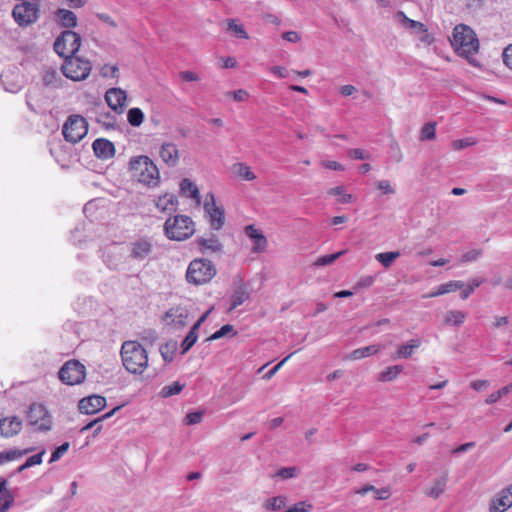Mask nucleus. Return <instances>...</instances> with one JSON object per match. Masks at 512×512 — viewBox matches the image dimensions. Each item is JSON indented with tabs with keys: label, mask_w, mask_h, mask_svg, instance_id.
I'll return each instance as SVG.
<instances>
[{
	"label": "nucleus",
	"mask_w": 512,
	"mask_h": 512,
	"mask_svg": "<svg viewBox=\"0 0 512 512\" xmlns=\"http://www.w3.org/2000/svg\"><path fill=\"white\" fill-rule=\"evenodd\" d=\"M78 18L76 14L66 9V78L73 81L85 80L91 72V62L78 55L82 44V37L79 33L72 31L77 27Z\"/></svg>",
	"instance_id": "1"
},
{
	"label": "nucleus",
	"mask_w": 512,
	"mask_h": 512,
	"mask_svg": "<svg viewBox=\"0 0 512 512\" xmlns=\"http://www.w3.org/2000/svg\"><path fill=\"white\" fill-rule=\"evenodd\" d=\"M120 356L123 367L131 374L141 375L148 367V353L137 341L123 342Z\"/></svg>",
	"instance_id": "2"
},
{
	"label": "nucleus",
	"mask_w": 512,
	"mask_h": 512,
	"mask_svg": "<svg viewBox=\"0 0 512 512\" xmlns=\"http://www.w3.org/2000/svg\"><path fill=\"white\" fill-rule=\"evenodd\" d=\"M129 170L132 177L149 187H155L160 182V172L156 164L146 155L130 159Z\"/></svg>",
	"instance_id": "3"
},
{
	"label": "nucleus",
	"mask_w": 512,
	"mask_h": 512,
	"mask_svg": "<svg viewBox=\"0 0 512 512\" xmlns=\"http://www.w3.org/2000/svg\"><path fill=\"white\" fill-rule=\"evenodd\" d=\"M455 51L463 57L469 58L479 49V41L474 31L464 24L455 26L451 39Z\"/></svg>",
	"instance_id": "4"
},
{
	"label": "nucleus",
	"mask_w": 512,
	"mask_h": 512,
	"mask_svg": "<svg viewBox=\"0 0 512 512\" xmlns=\"http://www.w3.org/2000/svg\"><path fill=\"white\" fill-rule=\"evenodd\" d=\"M166 236L171 240L183 241L191 237L194 232V222L189 216L177 215L166 220L164 225Z\"/></svg>",
	"instance_id": "5"
},
{
	"label": "nucleus",
	"mask_w": 512,
	"mask_h": 512,
	"mask_svg": "<svg viewBox=\"0 0 512 512\" xmlns=\"http://www.w3.org/2000/svg\"><path fill=\"white\" fill-rule=\"evenodd\" d=\"M216 275L214 264L208 259H194L190 262L186 279L194 285H203L208 283Z\"/></svg>",
	"instance_id": "6"
},
{
	"label": "nucleus",
	"mask_w": 512,
	"mask_h": 512,
	"mask_svg": "<svg viewBox=\"0 0 512 512\" xmlns=\"http://www.w3.org/2000/svg\"><path fill=\"white\" fill-rule=\"evenodd\" d=\"M54 119V112L50 111V113L46 116L45 122L47 125H50V129L52 131L51 136L48 140V146L51 156L55 159V161L60 165V167H64L63 156H64V145L62 144V138L64 137V125L60 128L58 119L55 122H51Z\"/></svg>",
	"instance_id": "7"
},
{
	"label": "nucleus",
	"mask_w": 512,
	"mask_h": 512,
	"mask_svg": "<svg viewBox=\"0 0 512 512\" xmlns=\"http://www.w3.org/2000/svg\"><path fill=\"white\" fill-rule=\"evenodd\" d=\"M203 209L211 228L220 230L225 224V212L221 205H217L213 193L209 192L205 195Z\"/></svg>",
	"instance_id": "8"
},
{
	"label": "nucleus",
	"mask_w": 512,
	"mask_h": 512,
	"mask_svg": "<svg viewBox=\"0 0 512 512\" xmlns=\"http://www.w3.org/2000/svg\"><path fill=\"white\" fill-rule=\"evenodd\" d=\"M88 133V123L81 115H71L66 120V142L77 143Z\"/></svg>",
	"instance_id": "9"
},
{
	"label": "nucleus",
	"mask_w": 512,
	"mask_h": 512,
	"mask_svg": "<svg viewBox=\"0 0 512 512\" xmlns=\"http://www.w3.org/2000/svg\"><path fill=\"white\" fill-rule=\"evenodd\" d=\"M38 12L36 3L24 1L13 8L12 15L20 26H28L37 21Z\"/></svg>",
	"instance_id": "10"
},
{
	"label": "nucleus",
	"mask_w": 512,
	"mask_h": 512,
	"mask_svg": "<svg viewBox=\"0 0 512 512\" xmlns=\"http://www.w3.org/2000/svg\"><path fill=\"white\" fill-rule=\"evenodd\" d=\"M27 422L36 430L45 431L51 428L50 415L42 404L34 403L30 406L27 413Z\"/></svg>",
	"instance_id": "11"
},
{
	"label": "nucleus",
	"mask_w": 512,
	"mask_h": 512,
	"mask_svg": "<svg viewBox=\"0 0 512 512\" xmlns=\"http://www.w3.org/2000/svg\"><path fill=\"white\" fill-rule=\"evenodd\" d=\"M188 310L183 306H174L168 309L163 317L167 327L173 331L182 329L187 324Z\"/></svg>",
	"instance_id": "12"
},
{
	"label": "nucleus",
	"mask_w": 512,
	"mask_h": 512,
	"mask_svg": "<svg viewBox=\"0 0 512 512\" xmlns=\"http://www.w3.org/2000/svg\"><path fill=\"white\" fill-rule=\"evenodd\" d=\"M153 247L151 238H137L130 243V257L136 261H144L152 254Z\"/></svg>",
	"instance_id": "13"
},
{
	"label": "nucleus",
	"mask_w": 512,
	"mask_h": 512,
	"mask_svg": "<svg viewBox=\"0 0 512 512\" xmlns=\"http://www.w3.org/2000/svg\"><path fill=\"white\" fill-rule=\"evenodd\" d=\"M86 368L78 360L66 361V385L80 384L85 380Z\"/></svg>",
	"instance_id": "14"
},
{
	"label": "nucleus",
	"mask_w": 512,
	"mask_h": 512,
	"mask_svg": "<svg viewBox=\"0 0 512 512\" xmlns=\"http://www.w3.org/2000/svg\"><path fill=\"white\" fill-rule=\"evenodd\" d=\"M159 157L167 167H176L180 161V152L177 144L173 142L162 143L159 148Z\"/></svg>",
	"instance_id": "15"
},
{
	"label": "nucleus",
	"mask_w": 512,
	"mask_h": 512,
	"mask_svg": "<svg viewBox=\"0 0 512 512\" xmlns=\"http://www.w3.org/2000/svg\"><path fill=\"white\" fill-rule=\"evenodd\" d=\"M126 98V92L121 88H110L105 93L107 105L116 113H122L124 111Z\"/></svg>",
	"instance_id": "16"
},
{
	"label": "nucleus",
	"mask_w": 512,
	"mask_h": 512,
	"mask_svg": "<svg viewBox=\"0 0 512 512\" xmlns=\"http://www.w3.org/2000/svg\"><path fill=\"white\" fill-rule=\"evenodd\" d=\"M448 472H443L439 477L435 478L424 489V494L431 499H438L446 490L448 483Z\"/></svg>",
	"instance_id": "17"
},
{
	"label": "nucleus",
	"mask_w": 512,
	"mask_h": 512,
	"mask_svg": "<svg viewBox=\"0 0 512 512\" xmlns=\"http://www.w3.org/2000/svg\"><path fill=\"white\" fill-rule=\"evenodd\" d=\"M106 399L99 395H91L79 401V410L84 414H94L103 409Z\"/></svg>",
	"instance_id": "18"
},
{
	"label": "nucleus",
	"mask_w": 512,
	"mask_h": 512,
	"mask_svg": "<svg viewBox=\"0 0 512 512\" xmlns=\"http://www.w3.org/2000/svg\"><path fill=\"white\" fill-rule=\"evenodd\" d=\"M0 83L7 92L17 93L22 88V80L17 71L8 69L0 76Z\"/></svg>",
	"instance_id": "19"
},
{
	"label": "nucleus",
	"mask_w": 512,
	"mask_h": 512,
	"mask_svg": "<svg viewBox=\"0 0 512 512\" xmlns=\"http://www.w3.org/2000/svg\"><path fill=\"white\" fill-rule=\"evenodd\" d=\"M422 345L420 338H412L406 343L399 344L395 352L391 355L393 360L410 358Z\"/></svg>",
	"instance_id": "20"
},
{
	"label": "nucleus",
	"mask_w": 512,
	"mask_h": 512,
	"mask_svg": "<svg viewBox=\"0 0 512 512\" xmlns=\"http://www.w3.org/2000/svg\"><path fill=\"white\" fill-rule=\"evenodd\" d=\"M22 421L16 417H5L0 419V435L3 437H12L20 432Z\"/></svg>",
	"instance_id": "21"
},
{
	"label": "nucleus",
	"mask_w": 512,
	"mask_h": 512,
	"mask_svg": "<svg viewBox=\"0 0 512 512\" xmlns=\"http://www.w3.org/2000/svg\"><path fill=\"white\" fill-rule=\"evenodd\" d=\"M245 234L254 242L252 247L254 253H262L266 250L268 242L259 229L255 228L253 225H248L245 228Z\"/></svg>",
	"instance_id": "22"
},
{
	"label": "nucleus",
	"mask_w": 512,
	"mask_h": 512,
	"mask_svg": "<svg viewBox=\"0 0 512 512\" xmlns=\"http://www.w3.org/2000/svg\"><path fill=\"white\" fill-rule=\"evenodd\" d=\"M93 151L99 159L107 160L114 156V144L104 138L96 139L92 144Z\"/></svg>",
	"instance_id": "23"
},
{
	"label": "nucleus",
	"mask_w": 512,
	"mask_h": 512,
	"mask_svg": "<svg viewBox=\"0 0 512 512\" xmlns=\"http://www.w3.org/2000/svg\"><path fill=\"white\" fill-rule=\"evenodd\" d=\"M512 506V484L490 504V512H504Z\"/></svg>",
	"instance_id": "24"
},
{
	"label": "nucleus",
	"mask_w": 512,
	"mask_h": 512,
	"mask_svg": "<svg viewBox=\"0 0 512 512\" xmlns=\"http://www.w3.org/2000/svg\"><path fill=\"white\" fill-rule=\"evenodd\" d=\"M42 83L49 89L59 88L62 85L61 75L51 66L44 67L42 70Z\"/></svg>",
	"instance_id": "25"
},
{
	"label": "nucleus",
	"mask_w": 512,
	"mask_h": 512,
	"mask_svg": "<svg viewBox=\"0 0 512 512\" xmlns=\"http://www.w3.org/2000/svg\"><path fill=\"white\" fill-rule=\"evenodd\" d=\"M180 193L182 196L192 199L197 206L201 204V196L197 185L188 178L180 182Z\"/></svg>",
	"instance_id": "26"
},
{
	"label": "nucleus",
	"mask_w": 512,
	"mask_h": 512,
	"mask_svg": "<svg viewBox=\"0 0 512 512\" xmlns=\"http://www.w3.org/2000/svg\"><path fill=\"white\" fill-rule=\"evenodd\" d=\"M178 200L174 194L166 193L156 200V207L163 213H172L177 209Z\"/></svg>",
	"instance_id": "27"
},
{
	"label": "nucleus",
	"mask_w": 512,
	"mask_h": 512,
	"mask_svg": "<svg viewBox=\"0 0 512 512\" xmlns=\"http://www.w3.org/2000/svg\"><path fill=\"white\" fill-rule=\"evenodd\" d=\"M464 287V282L462 281H449L447 283L439 285L434 291H431L425 295H423V298H433L438 297L450 292H455L461 288Z\"/></svg>",
	"instance_id": "28"
},
{
	"label": "nucleus",
	"mask_w": 512,
	"mask_h": 512,
	"mask_svg": "<svg viewBox=\"0 0 512 512\" xmlns=\"http://www.w3.org/2000/svg\"><path fill=\"white\" fill-rule=\"evenodd\" d=\"M197 243L202 250H207L213 253L222 251L223 245L215 235L209 237H200Z\"/></svg>",
	"instance_id": "29"
},
{
	"label": "nucleus",
	"mask_w": 512,
	"mask_h": 512,
	"mask_svg": "<svg viewBox=\"0 0 512 512\" xmlns=\"http://www.w3.org/2000/svg\"><path fill=\"white\" fill-rule=\"evenodd\" d=\"M381 348V345H369L366 347L358 348L352 351L349 355H347L346 359L360 360L365 357L377 354L381 350Z\"/></svg>",
	"instance_id": "30"
},
{
	"label": "nucleus",
	"mask_w": 512,
	"mask_h": 512,
	"mask_svg": "<svg viewBox=\"0 0 512 512\" xmlns=\"http://www.w3.org/2000/svg\"><path fill=\"white\" fill-rule=\"evenodd\" d=\"M223 25H225L226 31L229 32L232 36L241 38V39H248L249 36L247 32L244 29V26L237 22L235 19H226L223 22Z\"/></svg>",
	"instance_id": "31"
},
{
	"label": "nucleus",
	"mask_w": 512,
	"mask_h": 512,
	"mask_svg": "<svg viewBox=\"0 0 512 512\" xmlns=\"http://www.w3.org/2000/svg\"><path fill=\"white\" fill-rule=\"evenodd\" d=\"M466 319V313L460 310H448L443 316V322L449 326H461Z\"/></svg>",
	"instance_id": "32"
},
{
	"label": "nucleus",
	"mask_w": 512,
	"mask_h": 512,
	"mask_svg": "<svg viewBox=\"0 0 512 512\" xmlns=\"http://www.w3.org/2000/svg\"><path fill=\"white\" fill-rule=\"evenodd\" d=\"M13 502L14 497L6 490V480L0 478V512H7Z\"/></svg>",
	"instance_id": "33"
},
{
	"label": "nucleus",
	"mask_w": 512,
	"mask_h": 512,
	"mask_svg": "<svg viewBox=\"0 0 512 512\" xmlns=\"http://www.w3.org/2000/svg\"><path fill=\"white\" fill-rule=\"evenodd\" d=\"M327 194L330 196H338V203L340 204L351 203L355 200V197L352 194L346 192L343 185L330 188L327 191Z\"/></svg>",
	"instance_id": "34"
},
{
	"label": "nucleus",
	"mask_w": 512,
	"mask_h": 512,
	"mask_svg": "<svg viewBox=\"0 0 512 512\" xmlns=\"http://www.w3.org/2000/svg\"><path fill=\"white\" fill-rule=\"evenodd\" d=\"M31 451H32V449H24V450L11 449L8 451L0 452V465L4 464L6 462H10V461L19 459Z\"/></svg>",
	"instance_id": "35"
},
{
	"label": "nucleus",
	"mask_w": 512,
	"mask_h": 512,
	"mask_svg": "<svg viewBox=\"0 0 512 512\" xmlns=\"http://www.w3.org/2000/svg\"><path fill=\"white\" fill-rule=\"evenodd\" d=\"M402 371L403 366L401 365L389 366L379 374L378 379L382 382H390L396 379Z\"/></svg>",
	"instance_id": "36"
},
{
	"label": "nucleus",
	"mask_w": 512,
	"mask_h": 512,
	"mask_svg": "<svg viewBox=\"0 0 512 512\" xmlns=\"http://www.w3.org/2000/svg\"><path fill=\"white\" fill-rule=\"evenodd\" d=\"M249 298V293L244 285L238 286L232 295V306L234 309L242 305Z\"/></svg>",
	"instance_id": "37"
},
{
	"label": "nucleus",
	"mask_w": 512,
	"mask_h": 512,
	"mask_svg": "<svg viewBox=\"0 0 512 512\" xmlns=\"http://www.w3.org/2000/svg\"><path fill=\"white\" fill-rule=\"evenodd\" d=\"M233 171L240 178L246 181H253L256 178V175L251 171L249 166L241 162L234 164Z\"/></svg>",
	"instance_id": "38"
},
{
	"label": "nucleus",
	"mask_w": 512,
	"mask_h": 512,
	"mask_svg": "<svg viewBox=\"0 0 512 512\" xmlns=\"http://www.w3.org/2000/svg\"><path fill=\"white\" fill-rule=\"evenodd\" d=\"M286 505V497L284 496H275L269 498L264 503V508L268 511H279L284 508Z\"/></svg>",
	"instance_id": "39"
},
{
	"label": "nucleus",
	"mask_w": 512,
	"mask_h": 512,
	"mask_svg": "<svg viewBox=\"0 0 512 512\" xmlns=\"http://www.w3.org/2000/svg\"><path fill=\"white\" fill-rule=\"evenodd\" d=\"M185 387V384H182L178 381H175L169 385L164 386L160 391V396L163 398H168L174 395H178Z\"/></svg>",
	"instance_id": "40"
},
{
	"label": "nucleus",
	"mask_w": 512,
	"mask_h": 512,
	"mask_svg": "<svg viewBox=\"0 0 512 512\" xmlns=\"http://www.w3.org/2000/svg\"><path fill=\"white\" fill-rule=\"evenodd\" d=\"M400 256V252H384L375 255V259L380 262L385 268H389L391 264Z\"/></svg>",
	"instance_id": "41"
},
{
	"label": "nucleus",
	"mask_w": 512,
	"mask_h": 512,
	"mask_svg": "<svg viewBox=\"0 0 512 512\" xmlns=\"http://www.w3.org/2000/svg\"><path fill=\"white\" fill-rule=\"evenodd\" d=\"M127 119L131 126L138 127L143 123L144 114L139 108H131L127 113Z\"/></svg>",
	"instance_id": "42"
},
{
	"label": "nucleus",
	"mask_w": 512,
	"mask_h": 512,
	"mask_svg": "<svg viewBox=\"0 0 512 512\" xmlns=\"http://www.w3.org/2000/svg\"><path fill=\"white\" fill-rule=\"evenodd\" d=\"M299 473H300V469L298 467L291 466V467H283V468L279 469L276 472L275 476L280 479L287 480V479L297 477L299 475Z\"/></svg>",
	"instance_id": "43"
},
{
	"label": "nucleus",
	"mask_w": 512,
	"mask_h": 512,
	"mask_svg": "<svg viewBox=\"0 0 512 512\" xmlns=\"http://www.w3.org/2000/svg\"><path fill=\"white\" fill-rule=\"evenodd\" d=\"M482 282L483 280L480 278H472L471 280H469L467 286L461 288V299L466 300L474 292L475 288L479 287L482 284Z\"/></svg>",
	"instance_id": "44"
},
{
	"label": "nucleus",
	"mask_w": 512,
	"mask_h": 512,
	"mask_svg": "<svg viewBox=\"0 0 512 512\" xmlns=\"http://www.w3.org/2000/svg\"><path fill=\"white\" fill-rule=\"evenodd\" d=\"M45 451H41L40 453L38 454H35L31 457H29L24 464H22L21 466L18 467L17 471L18 472H22L24 471L25 469L27 468H30L34 465H38V464H41L42 463V456L44 455Z\"/></svg>",
	"instance_id": "45"
},
{
	"label": "nucleus",
	"mask_w": 512,
	"mask_h": 512,
	"mask_svg": "<svg viewBox=\"0 0 512 512\" xmlns=\"http://www.w3.org/2000/svg\"><path fill=\"white\" fill-rule=\"evenodd\" d=\"M344 253H345V251H339V252L334 253V254L321 256V257H319L315 261L314 265L315 266H327V265H330L334 261H336Z\"/></svg>",
	"instance_id": "46"
},
{
	"label": "nucleus",
	"mask_w": 512,
	"mask_h": 512,
	"mask_svg": "<svg viewBox=\"0 0 512 512\" xmlns=\"http://www.w3.org/2000/svg\"><path fill=\"white\" fill-rule=\"evenodd\" d=\"M436 133V125L435 123H427L425 124L420 133V139L421 140H432L435 138Z\"/></svg>",
	"instance_id": "47"
},
{
	"label": "nucleus",
	"mask_w": 512,
	"mask_h": 512,
	"mask_svg": "<svg viewBox=\"0 0 512 512\" xmlns=\"http://www.w3.org/2000/svg\"><path fill=\"white\" fill-rule=\"evenodd\" d=\"M198 339V333L194 331H189L185 339L181 344L182 354L188 352V350L196 343Z\"/></svg>",
	"instance_id": "48"
},
{
	"label": "nucleus",
	"mask_w": 512,
	"mask_h": 512,
	"mask_svg": "<svg viewBox=\"0 0 512 512\" xmlns=\"http://www.w3.org/2000/svg\"><path fill=\"white\" fill-rule=\"evenodd\" d=\"M482 255L481 249H472L467 251L461 256L460 261L463 263H470L474 262L479 259V257Z\"/></svg>",
	"instance_id": "49"
},
{
	"label": "nucleus",
	"mask_w": 512,
	"mask_h": 512,
	"mask_svg": "<svg viewBox=\"0 0 512 512\" xmlns=\"http://www.w3.org/2000/svg\"><path fill=\"white\" fill-rule=\"evenodd\" d=\"M376 188L381 191L382 194L392 195L395 194V189L392 187L389 180H379L375 183Z\"/></svg>",
	"instance_id": "50"
},
{
	"label": "nucleus",
	"mask_w": 512,
	"mask_h": 512,
	"mask_svg": "<svg viewBox=\"0 0 512 512\" xmlns=\"http://www.w3.org/2000/svg\"><path fill=\"white\" fill-rule=\"evenodd\" d=\"M476 144V140L472 137L464 138V139H458L453 141L452 147L455 150H461L470 146H473Z\"/></svg>",
	"instance_id": "51"
},
{
	"label": "nucleus",
	"mask_w": 512,
	"mask_h": 512,
	"mask_svg": "<svg viewBox=\"0 0 512 512\" xmlns=\"http://www.w3.org/2000/svg\"><path fill=\"white\" fill-rule=\"evenodd\" d=\"M227 97H231L236 102H244L249 98V93L244 89H238L233 92H226Z\"/></svg>",
	"instance_id": "52"
},
{
	"label": "nucleus",
	"mask_w": 512,
	"mask_h": 512,
	"mask_svg": "<svg viewBox=\"0 0 512 512\" xmlns=\"http://www.w3.org/2000/svg\"><path fill=\"white\" fill-rule=\"evenodd\" d=\"M119 72V69L115 65H104L101 70L100 74L105 78H114L117 77Z\"/></svg>",
	"instance_id": "53"
},
{
	"label": "nucleus",
	"mask_w": 512,
	"mask_h": 512,
	"mask_svg": "<svg viewBox=\"0 0 512 512\" xmlns=\"http://www.w3.org/2000/svg\"><path fill=\"white\" fill-rule=\"evenodd\" d=\"M54 51L61 57H64V31L60 32L54 42Z\"/></svg>",
	"instance_id": "54"
},
{
	"label": "nucleus",
	"mask_w": 512,
	"mask_h": 512,
	"mask_svg": "<svg viewBox=\"0 0 512 512\" xmlns=\"http://www.w3.org/2000/svg\"><path fill=\"white\" fill-rule=\"evenodd\" d=\"M311 509H312V504L307 503L305 501H300L284 512H308Z\"/></svg>",
	"instance_id": "55"
},
{
	"label": "nucleus",
	"mask_w": 512,
	"mask_h": 512,
	"mask_svg": "<svg viewBox=\"0 0 512 512\" xmlns=\"http://www.w3.org/2000/svg\"><path fill=\"white\" fill-rule=\"evenodd\" d=\"M348 154L351 158L359 159V160H366V159H369V157H370L368 152H366L362 149H359V148L349 150Z\"/></svg>",
	"instance_id": "56"
},
{
	"label": "nucleus",
	"mask_w": 512,
	"mask_h": 512,
	"mask_svg": "<svg viewBox=\"0 0 512 512\" xmlns=\"http://www.w3.org/2000/svg\"><path fill=\"white\" fill-rule=\"evenodd\" d=\"M233 331V326L232 325H224L222 326L219 330H217L211 337L210 339L211 340H216V339H220L222 337H224L225 335H227L228 333L232 332Z\"/></svg>",
	"instance_id": "57"
},
{
	"label": "nucleus",
	"mask_w": 512,
	"mask_h": 512,
	"mask_svg": "<svg viewBox=\"0 0 512 512\" xmlns=\"http://www.w3.org/2000/svg\"><path fill=\"white\" fill-rule=\"evenodd\" d=\"M373 492H374L375 498L378 500H386V499L390 498V496H391V491H390L389 487H384L381 489H378L375 487V490H373Z\"/></svg>",
	"instance_id": "58"
},
{
	"label": "nucleus",
	"mask_w": 512,
	"mask_h": 512,
	"mask_svg": "<svg viewBox=\"0 0 512 512\" xmlns=\"http://www.w3.org/2000/svg\"><path fill=\"white\" fill-rule=\"evenodd\" d=\"M96 17L103 23H105L106 25L112 27V28H116L117 27V23L116 21L107 13H96Z\"/></svg>",
	"instance_id": "59"
},
{
	"label": "nucleus",
	"mask_w": 512,
	"mask_h": 512,
	"mask_svg": "<svg viewBox=\"0 0 512 512\" xmlns=\"http://www.w3.org/2000/svg\"><path fill=\"white\" fill-rule=\"evenodd\" d=\"M282 38L290 43H298L301 35L297 31H287L282 34Z\"/></svg>",
	"instance_id": "60"
},
{
	"label": "nucleus",
	"mask_w": 512,
	"mask_h": 512,
	"mask_svg": "<svg viewBox=\"0 0 512 512\" xmlns=\"http://www.w3.org/2000/svg\"><path fill=\"white\" fill-rule=\"evenodd\" d=\"M502 56L504 64L512 70V44L504 49Z\"/></svg>",
	"instance_id": "61"
},
{
	"label": "nucleus",
	"mask_w": 512,
	"mask_h": 512,
	"mask_svg": "<svg viewBox=\"0 0 512 512\" xmlns=\"http://www.w3.org/2000/svg\"><path fill=\"white\" fill-rule=\"evenodd\" d=\"M202 419V413L201 412H191L186 415V424L188 425H194L198 424Z\"/></svg>",
	"instance_id": "62"
},
{
	"label": "nucleus",
	"mask_w": 512,
	"mask_h": 512,
	"mask_svg": "<svg viewBox=\"0 0 512 512\" xmlns=\"http://www.w3.org/2000/svg\"><path fill=\"white\" fill-rule=\"evenodd\" d=\"M321 165L323 167L331 169V170H336V171L344 170V166L337 161L324 160L321 162Z\"/></svg>",
	"instance_id": "63"
},
{
	"label": "nucleus",
	"mask_w": 512,
	"mask_h": 512,
	"mask_svg": "<svg viewBox=\"0 0 512 512\" xmlns=\"http://www.w3.org/2000/svg\"><path fill=\"white\" fill-rule=\"evenodd\" d=\"M179 76L182 80L187 82H194L199 80V76L192 71H182L179 73Z\"/></svg>",
	"instance_id": "64"
}]
</instances>
